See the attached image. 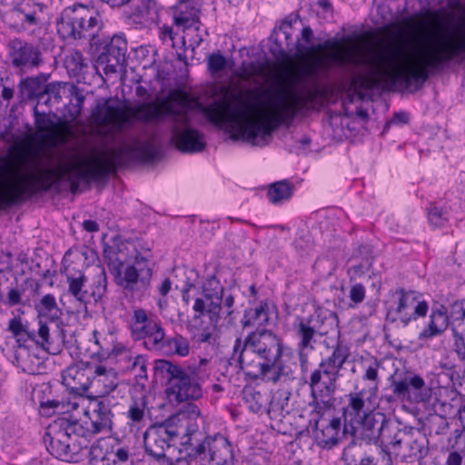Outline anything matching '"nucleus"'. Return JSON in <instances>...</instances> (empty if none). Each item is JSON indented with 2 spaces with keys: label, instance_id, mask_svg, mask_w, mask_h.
Instances as JSON below:
<instances>
[{
  "label": "nucleus",
  "instance_id": "680f3d73",
  "mask_svg": "<svg viewBox=\"0 0 465 465\" xmlns=\"http://www.w3.org/2000/svg\"><path fill=\"white\" fill-rule=\"evenodd\" d=\"M349 298L355 304L362 302L365 298L364 286L361 283L353 284L350 289Z\"/></svg>",
  "mask_w": 465,
  "mask_h": 465
},
{
  "label": "nucleus",
  "instance_id": "7c9ffc66",
  "mask_svg": "<svg viewBox=\"0 0 465 465\" xmlns=\"http://www.w3.org/2000/svg\"><path fill=\"white\" fill-rule=\"evenodd\" d=\"M74 84L67 82H52L46 85L45 94L42 95L41 104H45L49 108L56 106L63 103L65 96L72 94Z\"/></svg>",
  "mask_w": 465,
  "mask_h": 465
},
{
  "label": "nucleus",
  "instance_id": "2eb2a0df",
  "mask_svg": "<svg viewBox=\"0 0 465 465\" xmlns=\"http://www.w3.org/2000/svg\"><path fill=\"white\" fill-rule=\"evenodd\" d=\"M130 330L134 340H144V345L149 351H153L164 335L161 321L156 316L149 317L142 308L134 310Z\"/></svg>",
  "mask_w": 465,
  "mask_h": 465
},
{
  "label": "nucleus",
  "instance_id": "39448f33",
  "mask_svg": "<svg viewBox=\"0 0 465 465\" xmlns=\"http://www.w3.org/2000/svg\"><path fill=\"white\" fill-rule=\"evenodd\" d=\"M351 356L348 344L338 339L330 356L322 359L317 369L312 371L307 381L312 404L318 408L321 405L330 408L334 403V394L337 390V381L340 371Z\"/></svg>",
  "mask_w": 465,
  "mask_h": 465
},
{
  "label": "nucleus",
  "instance_id": "9b49d317",
  "mask_svg": "<svg viewBox=\"0 0 465 465\" xmlns=\"http://www.w3.org/2000/svg\"><path fill=\"white\" fill-rule=\"evenodd\" d=\"M65 278L68 295L72 296L85 312L92 300L95 303L101 302L107 293L108 281L104 268H100L89 287L88 279L82 271L69 272Z\"/></svg>",
  "mask_w": 465,
  "mask_h": 465
},
{
  "label": "nucleus",
  "instance_id": "20e7f679",
  "mask_svg": "<svg viewBox=\"0 0 465 465\" xmlns=\"http://www.w3.org/2000/svg\"><path fill=\"white\" fill-rule=\"evenodd\" d=\"M170 117L172 126V141L183 153H199L205 147L203 134L190 127V118L186 111L176 109L168 102L160 104L147 103L137 104L127 109L122 108L118 100L113 97L99 99L92 109L91 121L98 128L111 132L121 130L125 124L134 120L151 123Z\"/></svg>",
  "mask_w": 465,
  "mask_h": 465
},
{
  "label": "nucleus",
  "instance_id": "5701e85b",
  "mask_svg": "<svg viewBox=\"0 0 465 465\" xmlns=\"http://www.w3.org/2000/svg\"><path fill=\"white\" fill-rule=\"evenodd\" d=\"M314 429L317 445L327 450L335 447L345 434L341 431V419L339 417H332L328 420L321 418L315 420Z\"/></svg>",
  "mask_w": 465,
  "mask_h": 465
},
{
  "label": "nucleus",
  "instance_id": "37998d69",
  "mask_svg": "<svg viewBox=\"0 0 465 465\" xmlns=\"http://www.w3.org/2000/svg\"><path fill=\"white\" fill-rule=\"evenodd\" d=\"M452 332L465 331V299L455 301L450 306Z\"/></svg>",
  "mask_w": 465,
  "mask_h": 465
},
{
  "label": "nucleus",
  "instance_id": "c756f323",
  "mask_svg": "<svg viewBox=\"0 0 465 465\" xmlns=\"http://www.w3.org/2000/svg\"><path fill=\"white\" fill-rule=\"evenodd\" d=\"M450 326V314L447 308L440 305L437 309H432L430 315V322L422 332L421 338H431L433 336L442 333L448 326Z\"/></svg>",
  "mask_w": 465,
  "mask_h": 465
},
{
  "label": "nucleus",
  "instance_id": "c85d7f7f",
  "mask_svg": "<svg viewBox=\"0 0 465 465\" xmlns=\"http://www.w3.org/2000/svg\"><path fill=\"white\" fill-rule=\"evenodd\" d=\"M158 351L166 356L178 355L180 357H185L190 352V345L188 339L179 333H175L173 336L161 339L153 350Z\"/></svg>",
  "mask_w": 465,
  "mask_h": 465
},
{
  "label": "nucleus",
  "instance_id": "13d9d810",
  "mask_svg": "<svg viewBox=\"0 0 465 465\" xmlns=\"http://www.w3.org/2000/svg\"><path fill=\"white\" fill-rule=\"evenodd\" d=\"M381 367V363L374 360L365 370V372L362 376L364 381H369L373 383L372 389L374 391L377 390L379 383V369Z\"/></svg>",
  "mask_w": 465,
  "mask_h": 465
},
{
  "label": "nucleus",
  "instance_id": "f03ea898",
  "mask_svg": "<svg viewBox=\"0 0 465 465\" xmlns=\"http://www.w3.org/2000/svg\"><path fill=\"white\" fill-rule=\"evenodd\" d=\"M295 85L294 82L290 81L273 91L265 92L272 114L263 118L253 114V107L242 101L241 92L222 86L220 92L227 111L226 120L232 133L231 138L247 142L253 146L267 145L274 130L282 124L292 123L298 113L308 110L316 99L315 91L306 89L299 92Z\"/></svg>",
  "mask_w": 465,
  "mask_h": 465
},
{
  "label": "nucleus",
  "instance_id": "a211bd4d",
  "mask_svg": "<svg viewBox=\"0 0 465 465\" xmlns=\"http://www.w3.org/2000/svg\"><path fill=\"white\" fill-rule=\"evenodd\" d=\"M220 440L226 443L229 440L223 435H216L213 438L205 436L197 444H193V440L190 443H182L184 447L185 455L176 460L178 465H182L183 462L186 465H197L201 463L205 465L207 462H211L214 455L213 453L222 448Z\"/></svg>",
  "mask_w": 465,
  "mask_h": 465
},
{
  "label": "nucleus",
  "instance_id": "09e8293b",
  "mask_svg": "<svg viewBox=\"0 0 465 465\" xmlns=\"http://www.w3.org/2000/svg\"><path fill=\"white\" fill-rule=\"evenodd\" d=\"M219 445L222 448L213 453L214 457L212 461L214 462V465H233L234 451L232 442L228 440L226 443H223V440H220Z\"/></svg>",
  "mask_w": 465,
  "mask_h": 465
},
{
  "label": "nucleus",
  "instance_id": "f8f14e48",
  "mask_svg": "<svg viewBox=\"0 0 465 465\" xmlns=\"http://www.w3.org/2000/svg\"><path fill=\"white\" fill-rule=\"evenodd\" d=\"M150 257L149 253H137L134 262L126 264L114 277L115 283L133 296H143L151 286L153 268Z\"/></svg>",
  "mask_w": 465,
  "mask_h": 465
},
{
  "label": "nucleus",
  "instance_id": "ea45409f",
  "mask_svg": "<svg viewBox=\"0 0 465 465\" xmlns=\"http://www.w3.org/2000/svg\"><path fill=\"white\" fill-rule=\"evenodd\" d=\"M8 282V279L4 274L3 271L0 270V302L8 307H15L22 304V290L16 286H6V293L4 292L2 288L5 283Z\"/></svg>",
  "mask_w": 465,
  "mask_h": 465
},
{
  "label": "nucleus",
  "instance_id": "423d86ee",
  "mask_svg": "<svg viewBox=\"0 0 465 465\" xmlns=\"http://www.w3.org/2000/svg\"><path fill=\"white\" fill-rule=\"evenodd\" d=\"M86 433L81 421L61 417L47 427L44 441L52 456L63 461L79 463L83 457L80 442Z\"/></svg>",
  "mask_w": 465,
  "mask_h": 465
},
{
  "label": "nucleus",
  "instance_id": "c03bdc74",
  "mask_svg": "<svg viewBox=\"0 0 465 465\" xmlns=\"http://www.w3.org/2000/svg\"><path fill=\"white\" fill-rule=\"evenodd\" d=\"M64 66L71 76L79 77L87 68V64L83 54L78 50H74L65 56Z\"/></svg>",
  "mask_w": 465,
  "mask_h": 465
},
{
  "label": "nucleus",
  "instance_id": "6e6552de",
  "mask_svg": "<svg viewBox=\"0 0 465 465\" xmlns=\"http://www.w3.org/2000/svg\"><path fill=\"white\" fill-rule=\"evenodd\" d=\"M103 26L99 12L81 4L65 7L56 19L57 34L64 40H94Z\"/></svg>",
  "mask_w": 465,
  "mask_h": 465
},
{
  "label": "nucleus",
  "instance_id": "79ce46f5",
  "mask_svg": "<svg viewBox=\"0 0 465 465\" xmlns=\"http://www.w3.org/2000/svg\"><path fill=\"white\" fill-rule=\"evenodd\" d=\"M243 398L250 411L258 413L266 409L269 401V396L262 393L253 387H246L243 390Z\"/></svg>",
  "mask_w": 465,
  "mask_h": 465
},
{
  "label": "nucleus",
  "instance_id": "c9c22d12",
  "mask_svg": "<svg viewBox=\"0 0 465 465\" xmlns=\"http://www.w3.org/2000/svg\"><path fill=\"white\" fill-rule=\"evenodd\" d=\"M103 256L110 273L114 277L124 268L125 262V257L123 254L121 246L105 243L104 245Z\"/></svg>",
  "mask_w": 465,
  "mask_h": 465
},
{
  "label": "nucleus",
  "instance_id": "0e129e2a",
  "mask_svg": "<svg viewBox=\"0 0 465 465\" xmlns=\"http://www.w3.org/2000/svg\"><path fill=\"white\" fill-rule=\"evenodd\" d=\"M41 408L45 411V409H52L53 412H64L65 404L64 401L58 400H48L41 402Z\"/></svg>",
  "mask_w": 465,
  "mask_h": 465
},
{
  "label": "nucleus",
  "instance_id": "4468645a",
  "mask_svg": "<svg viewBox=\"0 0 465 465\" xmlns=\"http://www.w3.org/2000/svg\"><path fill=\"white\" fill-rule=\"evenodd\" d=\"M178 435L179 432L169 420L150 426L143 434L145 453L158 463L166 462L169 458L165 450L172 446Z\"/></svg>",
  "mask_w": 465,
  "mask_h": 465
},
{
  "label": "nucleus",
  "instance_id": "e433bc0d",
  "mask_svg": "<svg viewBox=\"0 0 465 465\" xmlns=\"http://www.w3.org/2000/svg\"><path fill=\"white\" fill-rule=\"evenodd\" d=\"M216 326L211 322L210 324L203 326V321L200 319V316H193L190 327L193 340L197 343H213L215 341L213 331Z\"/></svg>",
  "mask_w": 465,
  "mask_h": 465
},
{
  "label": "nucleus",
  "instance_id": "72a5a7b5",
  "mask_svg": "<svg viewBox=\"0 0 465 465\" xmlns=\"http://www.w3.org/2000/svg\"><path fill=\"white\" fill-rule=\"evenodd\" d=\"M35 310L38 313L40 321L48 320L51 323H58L61 322L62 311L59 308L55 297L51 294L44 295L40 301L35 303Z\"/></svg>",
  "mask_w": 465,
  "mask_h": 465
},
{
  "label": "nucleus",
  "instance_id": "a878e982",
  "mask_svg": "<svg viewBox=\"0 0 465 465\" xmlns=\"http://www.w3.org/2000/svg\"><path fill=\"white\" fill-rule=\"evenodd\" d=\"M48 79L47 74H39L36 76L22 79L18 84V96L21 101L36 100V104H41V97L45 94Z\"/></svg>",
  "mask_w": 465,
  "mask_h": 465
},
{
  "label": "nucleus",
  "instance_id": "3c124183",
  "mask_svg": "<svg viewBox=\"0 0 465 465\" xmlns=\"http://www.w3.org/2000/svg\"><path fill=\"white\" fill-rule=\"evenodd\" d=\"M112 465H133V455L127 446H116L112 449Z\"/></svg>",
  "mask_w": 465,
  "mask_h": 465
},
{
  "label": "nucleus",
  "instance_id": "f257e3e1",
  "mask_svg": "<svg viewBox=\"0 0 465 465\" xmlns=\"http://www.w3.org/2000/svg\"><path fill=\"white\" fill-rule=\"evenodd\" d=\"M155 145L150 141L113 148L102 152L94 163H70L59 169H46L40 173H10L6 166L0 167V212L18 205L41 191L50 190L58 180L65 179L74 194L79 192L80 181H101L106 179L118 166L129 159L150 161L157 157Z\"/></svg>",
  "mask_w": 465,
  "mask_h": 465
},
{
  "label": "nucleus",
  "instance_id": "4be33fe9",
  "mask_svg": "<svg viewBox=\"0 0 465 465\" xmlns=\"http://www.w3.org/2000/svg\"><path fill=\"white\" fill-rule=\"evenodd\" d=\"M28 338L50 354L56 355L63 351L65 344V330L62 327V322L52 323L50 326L39 321L37 332H28Z\"/></svg>",
  "mask_w": 465,
  "mask_h": 465
},
{
  "label": "nucleus",
  "instance_id": "412c9836",
  "mask_svg": "<svg viewBox=\"0 0 465 465\" xmlns=\"http://www.w3.org/2000/svg\"><path fill=\"white\" fill-rule=\"evenodd\" d=\"M391 379L393 394L399 399L410 398L411 390L413 391L412 401L415 403H428L432 398V389L425 385V381L420 375L406 376L403 379Z\"/></svg>",
  "mask_w": 465,
  "mask_h": 465
},
{
  "label": "nucleus",
  "instance_id": "b1692460",
  "mask_svg": "<svg viewBox=\"0 0 465 465\" xmlns=\"http://www.w3.org/2000/svg\"><path fill=\"white\" fill-rule=\"evenodd\" d=\"M391 420L381 411L364 413L356 427L362 429L364 437L370 441L379 442L381 437L389 438L388 429Z\"/></svg>",
  "mask_w": 465,
  "mask_h": 465
},
{
  "label": "nucleus",
  "instance_id": "69168bd1",
  "mask_svg": "<svg viewBox=\"0 0 465 465\" xmlns=\"http://www.w3.org/2000/svg\"><path fill=\"white\" fill-rule=\"evenodd\" d=\"M160 38L163 40V42L166 43L167 45H170L171 46H174V36L175 34L173 31V28L168 25H163L161 28L160 31Z\"/></svg>",
  "mask_w": 465,
  "mask_h": 465
},
{
  "label": "nucleus",
  "instance_id": "bb28decb",
  "mask_svg": "<svg viewBox=\"0 0 465 465\" xmlns=\"http://www.w3.org/2000/svg\"><path fill=\"white\" fill-rule=\"evenodd\" d=\"M200 0H179L173 7V23L184 30L199 23Z\"/></svg>",
  "mask_w": 465,
  "mask_h": 465
},
{
  "label": "nucleus",
  "instance_id": "338daca9",
  "mask_svg": "<svg viewBox=\"0 0 465 465\" xmlns=\"http://www.w3.org/2000/svg\"><path fill=\"white\" fill-rule=\"evenodd\" d=\"M233 304H234L233 295H232V294L227 295L224 299L225 310L223 313L225 315L224 317H225V319H227L229 323H232L233 321V318L232 316L233 313V310H232Z\"/></svg>",
  "mask_w": 465,
  "mask_h": 465
},
{
  "label": "nucleus",
  "instance_id": "cd10ccee",
  "mask_svg": "<svg viewBox=\"0 0 465 465\" xmlns=\"http://www.w3.org/2000/svg\"><path fill=\"white\" fill-rule=\"evenodd\" d=\"M62 382L71 392L82 395L91 384L86 369L78 365L67 367L62 373Z\"/></svg>",
  "mask_w": 465,
  "mask_h": 465
},
{
  "label": "nucleus",
  "instance_id": "2f4dec72",
  "mask_svg": "<svg viewBox=\"0 0 465 465\" xmlns=\"http://www.w3.org/2000/svg\"><path fill=\"white\" fill-rule=\"evenodd\" d=\"M291 392L287 391H278L272 398H269L268 408L266 409L267 414L271 420H282L287 414L290 413L291 408L289 406Z\"/></svg>",
  "mask_w": 465,
  "mask_h": 465
},
{
  "label": "nucleus",
  "instance_id": "864d4df0",
  "mask_svg": "<svg viewBox=\"0 0 465 465\" xmlns=\"http://www.w3.org/2000/svg\"><path fill=\"white\" fill-rule=\"evenodd\" d=\"M227 66V59L220 51L212 53L207 58L208 71L212 74H217L224 70Z\"/></svg>",
  "mask_w": 465,
  "mask_h": 465
},
{
  "label": "nucleus",
  "instance_id": "aec40b11",
  "mask_svg": "<svg viewBox=\"0 0 465 465\" xmlns=\"http://www.w3.org/2000/svg\"><path fill=\"white\" fill-rule=\"evenodd\" d=\"M90 420V427L84 426L86 434L84 439H89L96 434L110 432L113 430V412L111 401L108 398H102L91 401L84 411Z\"/></svg>",
  "mask_w": 465,
  "mask_h": 465
},
{
  "label": "nucleus",
  "instance_id": "bf43d9fd",
  "mask_svg": "<svg viewBox=\"0 0 465 465\" xmlns=\"http://www.w3.org/2000/svg\"><path fill=\"white\" fill-rule=\"evenodd\" d=\"M356 255L361 257L364 261V263L360 264L355 267V270H361L364 267H370L371 265L372 259V249L369 244H361L356 250Z\"/></svg>",
  "mask_w": 465,
  "mask_h": 465
},
{
  "label": "nucleus",
  "instance_id": "5fc2aeb1",
  "mask_svg": "<svg viewBox=\"0 0 465 465\" xmlns=\"http://www.w3.org/2000/svg\"><path fill=\"white\" fill-rule=\"evenodd\" d=\"M130 370L135 372V376L140 379H147V358L144 355L138 354L130 358Z\"/></svg>",
  "mask_w": 465,
  "mask_h": 465
},
{
  "label": "nucleus",
  "instance_id": "1a4fd4ad",
  "mask_svg": "<svg viewBox=\"0 0 465 465\" xmlns=\"http://www.w3.org/2000/svg\"><path fill=\"white\" fill-rule=\"evenodd\" d=\"M336 322V313L324 310H316L308 317H297L293 323V331L297 340L296 350L302 366L308 362L309 353L316 349L319 340L327 334L326 324H332Z\"/></svg>",
  "mask_w": 465,
  "mask_h": 465
},
{
  "label": "nucleus",
  "instance_id": "6e6d98bb",
  "mask_svg": "<svg viewBox=\"0 0 465 465\" xmlns=\"http://www.w3.org/2000/svg\"><path fill=\"white\" fill-rule=\"evenodd\" d=\"M454 337L453 351L459 361L465 366V331L452 332Z\"/></svg>",
  "mask_w": 465,
  "mask_h": 465
},
{
  "label": "nucleus",
  "instance_id": "58836bf2",
  "mask_svg": "<svg viewBox=\"0 0 465 465\" xmlns=\"http://www.w3.org/2000/svg\"><path fill=\"white\" fill-rule=\"evenodd\" d=\"M293 193V185L283 180L272 183L267 191L269 201L273 204H280L288 201Z\"/></svg>",
  "mask_w": 465,
  "mask_h": 465
},
{
  "label": "nucleus",
  "instance_id": "393cba45",
  "mask_svg": "<svg viewBox=\"0 0 465 465\" xmlns=\"http://www.w3.org/2000/svg\"><path fill=\"white\" fill-rule=\"evenodd\" d=\"M363 391L351 392L347 395L348 403L342 408L343 432L354 435L356 424L361 420L364 413L365 401Z\"/></svg>",
  "mask_w": 465,
  "mask_h": 465
},
{
  "label": "nucleus",
  "instance_id": "ddd939ff",
  "mask_svg": "<svg viewBox=\"0 0 465 465\" xmlns=\"http://www.w3.org/2000/svg\"><path fill=\"white\" fill-rule=\"evenodd\" d=\"M44 8L43 4L33 0H16L4 12L3 20L12 28L25 31L42 24Z\"/></svg>",
  "mask_w": 465,
  "mask_h": 465
},
{
  "label": "nucleus",
  "instance_id": "052dcab7",
  "mask_svg": "<svg viewBox=\"0 0 465 465\" xmlns=\"http://www.w3.org/2000/svg\"><path fill=\"white\" fill-rule=\"evenodd\" d=\"M8 331L12 332L15 337H19L24 333L28 336V332H30L27 331L26 326L23 324L19 317H14L9 320ZM16 341L20 343L21 339L17 338Z\"/></svg>",
  "mask_w": 465,
  "mask_h": 465
},
{
  "label": "nucleus",
  "instance_id": "7ed1b4c3",
  "mask_svg": "<svg viewBox=\"0 0 465 465\" xmlns=\"http://www.w3.org/2000/svg\"><path fill=\"white\" fill-rule=\"evenodd\" d=\"M268 304L261 302L256 307L244 311L241 320L243 329L255 327L242 340L233 344L232 359L239 368L252 380H263L273 384L284 383L293 379L295 363L283 359L282 340L264 326L269 322Z\"/></svg>",
  "mask_w": 465,
  "mask_h": 465
},
{
  "label": "nucleus",
  "instance_id": "4d7b16f0",
  "mask_svg": "<svg viewBox=\"0 0 465 465\" xmlns=\"http://www.w3.org/2000/svg\"><path fill=\"white\" fill-rule=\"evenodd\" d=\"M34 117H35V126L39 132L44 133V132H47L50 129V127L52 125L51 119L49 118L47 113H45V112L40 113L38 111L37 104H35L34 106Z\"/></svg>",
  "mask_w": 465,
  "mask_h": 465
},
{
  "label": "nucleus",
  "instance_id": "a18cd8bd",
  "mask_svg": "<svg viewBox=\"0 0 465 465\" xmlns=\"http://www.w3.org/2000/svg\"><path fill=\"white\" fill-rule=\"evenodd\" d=\"M426 443L427 440L424 436L420 434L416 437L410 435V438H408L405 442V445L408 448L407 456L415 460H422L428 453Z\"/></svg>",
  "mask_w": 465,
  "mask_h": 465
},
{
  "label": "nucleus",
  "instance_id": "8fccbe9b",
  "mask_svg": "<svg viewBox=\"0 0 465 465\" xmlns=\"http://www.w3.org/2000/svg\"><path fill=\"white\" fill-rule=\"evenodd\" d=\"M147 400L145 396L134 398L127 411V417L134 423H141L144 420Z\"/></svg>",
  "mask_w": 465,
  "mask_h": 465
},
{
  "label": "nucleus",
  "instance_id": "603ef678",
  "mask_svg": "<svg viewBox=\"0 0 465 465\" xmlns=\"http://www.w3.org/2000/svg\"><path fill=\"white\" fill-rule=\"evenodd\" d=\"M428 220L435 228L443 227L449 221V213L444 208L434 205L428 210Z\"/></svg>",
  "mask_w": 465,
  "mask_h": 465
},
{
  "label": "nucleus",
  "instance_id": "4c0bfd02",
  "mask_svg": "<svg viewBox=\"0 0 465 465\" xmlns=\"http://www.w3.org/2000/svg\"><path fill=\"white\" fill-rule=\"evenodd\" d=\"M94 373L95 381L104 386L103 393L108 394L116 389L118 376L113 368L108 369L103 365H97L94 368Z\"/></svg>",
  "mask_w": 465,
  "mask_h": 465
},
{
  "label": "nucleus",
  "instance_id": "9d476101",
  "mask_svg": "<svg viewBox=\"0 0 465 465\" xmlns=\"http://www.w3.org/2000/svg\"><path fill=\"white\" fill-rule=\"evenodd\" d=\"M421 294L411 290L399 288L391 291L386 302L387 312L385 321L394 323L400 322L407 326L411 321L427 315L429 305L420 300Z\"/></svg>",
  "mask_w": 465,
  "mask_h": 465
},
{
  "label": "nucleus",
  "instance_id": "0eeeda50",
  "mask_svg": "<svg viewBox=\"0 0 465 465\" xmlns=\"http://www.w3.org/2000/svg\"><path fill=\"white\" fill-rule=\"evenodd\" d=\"M153 371L165 384V394L171 403L196 401L203 396V389L196 372L184 369L168 360L154 361Z\"/></svg>",
  "mask_w": 465,
  "mask_h": 465
},
{
  "label": "nucleus",
  "instance_id": "de8ad7c7",
  "mask_svg": "<svg viewBox=\"0 0 465 465\" xmlns=\"http://www.w3.org/2000/svg\"><path fill=\"white\" fill-rule=\"evenodd\" d=\"M129 20L130 25H134L136 27L143 28L146 27L152 23H154L158 15L148 13L141 8L140 6L136 5L128 15L127 16Z\"/></svg>",
  "mask_w": 465,
  "mask_h": 465
},
{
  "label": "nucleus",
  "instance_id": "f704fd0d",
  "mask_svg": "<svg viewBox=\"0 0 465 465\" xmlns=\"http://www.w3.org/2000/svg\"><path fill=\"white\" fill-rule=\"evenodd\" d=\"M200 410L194 404L187 406V410L178 413L179 420H186L184 438L182 443H190L193 437L199 433L198 420H201Z\"/></svg>",
  "mask_w": 465,
  "mask_h": 465
},
{
  "label": "nucleus",
  "instance_id": "473e14b6",
  "mask_svg": "<svg viewBox=\"0 0 465 465\" xmlns=\"http://www.w3.org/2000/svg\"><path fill=\"white\" fill-rule=\"evenodd\" d=\"M71 93L73 94L65 96L67 102L64 103L63 111V117L68 123H73L79 117L85 100L84 90L74 84V90H71Z\"/></svg>",
  "mask_w": 465,
  "mask_h": 465
},
{
  "label": "nucleus",
  "instance_id": "f3484780",
  "mask_svg": "<svg viewBox=\"0 0 465 465\" xmlns=\"http://www.w3.org/2000/svg\"><path fill=\"white\" fill-rule=\"evenodd\" d=\"M8 57L11 65L21 74L38 68L43 64L39 47L20 39L9 42Z\"/></svg>",
  "mask_w": 465,
  "mask_h": 465
},
{
  "label": "nucleus",
  "instance_id": "dca6fc26",
  "mask_svg": "<svg viewBox=\"0 0 465 465\" xmlns=\"http://www.w3.org/2000/svg\"><path fill=\"white\" fill-rule=\"evenodd\" d=\"M223 287L215 277L209 279L203 285L201 297L195 299L193 305L195 316L208 315L210 322L217 325L222 316Z\"/></svg>",
  "mask_w": 465,
  "mask_h": 465
},
{
  "label": "nucleus",
  "instance_id": "774afa93",
  "mask_svg": "<svg viewBox=\"0 0 465 465\" xmlns=\"http://www.w3.org/2000/svg\"><path fill=\"white\" fill-rule=\"evenodd\" d=\"M138 6L144 9L147 14L153 13L158 15L159 6L156 0H139Z\"/></svg>",
  "mask_w": 465,
  "mask_h": 465
},
{
  "label": "nucleus",
  "instance_id": "49530a36",
  "mask_svg": "<svg viewBox=\"0 0 465 465\" xmlns=\"http://www.w3.org/2000/svg\"><path fill=\"white\" fill-rule=\"evenodd\" d=\"M387 433V435H389V438L381 437V440H379L381 445L384 446V448H387L388 445H391L393 449L396 450L403 442L405 443L408 438H410L409 433L398 429L396 426L393 425L392 422L390 424Z\"/></svg>",
  "mask_w": 465,
  "mask_h": 465
},
{
  "label": "nucleus",
  "instance_id": "a19ab883",
  "mask_svg": "<svg viewBox=\"0 0 465 465\" xmlns=\"http://www.w3.org/2000/svg\"><path fill=\"white\" fill-rule=\"evenodd\" d=\"M87 443L88 439L81 440L80 451L83 454L81 462L85 459H88L90 463L104 460L105 450L104 447V440L103 438L96 440L90 447H88Z\"/></svg>",
  "mask_w": 465,
  "mask_h": 465
},
{
  "label": "nucleus",
  "instance_id": "e2e57ef3",
  "mask_svg": "<svg viewBox=\"0 0 465 465\" xmlns=\"http://www.w3.org/2000/svg\"><path fill=\"white\" fill-rule=\"evenodd\" d=\"M26 356H29L28 350L25 347L19 345L18 348L14 351L13 363L22 367L23 369H25V358Z\"/></svg>",
  "mask_w": 465,
  "mask_h": 465
},
{
  "label": "nucleus",
  "instance_id": "6ab92c4d",
  "mask_svg": "<svg viewBox=\"0 0 465 465\" xmlns=\"http://www.w3.org/2000/svg\"><path fill=\"white\" fill-rule=\"evenodd\" d=\"M127 41L124 35H114L99 49L97 64L103 66L105 74L121 71L125 64Z\"/></svg>",
  "mask_w": 465,
  "mask_h": 465
}]
</instances>
